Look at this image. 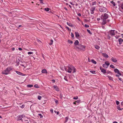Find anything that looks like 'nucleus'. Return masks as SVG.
<instances>
[{
  "label": "nucleus",
  "mask_w": 123,
  "mask_h": 123,
  "mask_svg": "<svg viewBox=\"0 0 123 123\" xmlns=\"http://www.w3.org/2000/svg\"><path fill=\"white\" fill-rule=\"evenodd\" d=\"M108 17V15L106 13H105L104 15H102L101 16V19L103 21L102 24L105 25L107 23V22H109V20H107V21L106 19H107Z\"/></svg>",
  "instance_id": "nucleus-1"
},
{
  "label": "nucleus",
  "mask_w": 123,
  "mask_h": 123,
  "mask_svg": "<svg viewBox=\"0 0 123 123\" xmlns=\"http://www.w3.org/2000/svg\"><path fill=\"white\" fill-rule=\"evenodd\" d=\"M12 70V68L10 67H8L5 70L2 72L3 74L6 75L8 74L9 72Z\"/></svg>",
  "instance_id": "nucleus-2"
},
{
  "label": "nucleus",
  "mask_w": 123,
  "mask_h": 123,
  "mask_svg": "<svg viewBox=\"0 0 123 123\" xmlns=\"http://www.w3.org/2000/svg\"><path fill=\"white\" fill-rule=\"evenodd\" d=\"M99 10L100 12H104L107 11V9L105 7L102 6L100 7Z\"/></svg>",
  "instance_id": "nucleus-3"
},
{
  "label": "nucleus",
  "mask_w": 123,
  "mask_h": 123,
  "mask_svg": "<svg viewBox=\"0 0 123 123\" xmlns=\"http://www.w3.org/2000/svg\"><path fill=\"white\" fill-rule=\"evenodd\" d=\"M75 48H76L82 50H85V46L81 44H79L78 46H76Z\"/></svg>",
  "instance_id": "nucleus-4"
},
{
  "label": "nucleus",
  "mask_w": 123,
  "mask_h": 123,
  "mask_svg": "<svg viewBox=\"0 0 123 123\" xmlns=\"http://www.w3.org/2000/svg\"><path fill=\"white\" fill-rule=\"evenodd\" d=\"M72 66H70V65H68L67 66V68H68V72L69 73H71V72L72 70V68L71 67Z\"/></svg>",
  "instance_id": "nucleus-5"
},
{
  "label": "nucleus",
  "mask_w": 123,
  "mask_h": 123,
  "mask_svg": "<svg viewBox=\"0 0 123 123\" xmlns=\"http://www.w3.org/2000/svg\"><path fill=\"white\" fill-rule=\"evenodd\" d=\"M115 31L114 30H111L109 31L110 34H111V37H113L115 35V33L114 32Z\"/></svg>",
  "instance_id": "nucleus-6"
},
{
  "label": "nucleus",
  "mask_w": 123,
  "mask_h": 123,
  "mask_svg": "<svg viewBox=\"0 0 123 123\" xmlns=\"http://www.w3.org/2000/svg\"><path fill=\"white\" fill-rule=\"evenodd\" d=\"M25 115H19L18 116V120H21L23 117H25Z\"/></svg>",
  "instance_id": "nucleus-7"
},
{
  "label": "nucleus",
  "mask_w": 123,
  "mask_h": 123,
  "mask_svg": "<svg viewBox=\"0 0 123 123\" xmlns=\"http://www.w3.org/2000/svg\"><path fill=\"white\" fill-rule=\"evenodd\" d=\"M96 7H92L90 11L91 13L92 14L94 13V11L96 9Z\"/></svg>",
  "instance_id": "nucleus-8"
},
{
  "label": "nucleus",
  "mask_w": 123,
  "mask_h": 123,
  "mask_svg": "<svg viewBox=\"0 0 123 123\" xmlns=\"http://www.w3.org/2000/svg\"><path fill=\"white\" fill-rule=\"evenodd\" d=\"M114 71L115 72V73H117V74H119V75H121V74L120 73L119 70L118 69H115L114 70Z\"/></svg>",
  "instance_id": "nucleus-9"
},
{
  "label": "nucleus",
  "mask_w": 123,
  "mask_h": 123,
  "mask_svg": "<svg viewBox=\"0 0 123 123\" xmlns=\"http://www.w3.org/2000/svg\"><path fill=\"white\" fill-rule=\"evenodd\" d=\"M100 69L101 71L104 74H105L106 73V70L103 69V68H102L101 67L100 68Z\"/></svg>",
  "instance_id": "nucleus-10"
},
{
  "label": "nucleus",
  "mask_w": 123,
  "mask_h": 123,
  "mask_svg": "<svg viewBox=\"0 0 123 123\" xmlns=\"http://www.w3.org/2000/svg\"><path fill=\"white\" fill-rule=\"evenodd\" d=\"M54 88L55 89V90L57 91H59V89L58 87L56 86H53Z\"/></svg>",
  "instance_id": "nucleus-11"
},
{
  "label": "nucleus",
  "mask_w": 123,
  "mask_h": 123,
  "mask_svg": "<svg viewBox=\"0 0 123 123\" xmlns=\"http://www.w3.org/2000/svg\"><path fill=\"white\" fill-rule=\"evenodd\" d=\"M16 73L17 74H18V75H21V76H24V74H22V73L20 72H19L18 71H16Z\"/></svg>",
  "instance_id": "nucleus-12"
},
{
  "label": "nucleus",
  "mask_w": 123,
  "mask_h": 123,
  "mask_svg": "<svg viewBox=\"0 0 123 123\" xmlns=\"http://www.w3.org/2000/svg\"><path fill=\"white\" fill-rule=\"evenodd\" d=\"M118 41L119 42V44H121L123 42V40L121 38L119 39Z\"/></svg>",
  "instance_id": "nucleus-13"
},
{
  "label": "nucleus",
  "mask_w": 123,
  "mask_h": 123,
  "mask_svg": "<svg viewBox=\"0 0 123 123\" xmlns=\"http://www.w3.org/2000/svg\"><path fill=\"white\" fill-rule=\"evenodd\" d=\"M112 61L114 62H117V60L116 59H115L114 57H112L111 59Z\"/></svg>",
  "instance_id": "nucleus-14"
},
{
  "label": "nucleus",
  "mask_w": 123,
  "mask_h": 123,
  "mask_svg": "<svg viewBox=\"0 0 123 123\" xmlns=\"http://www.w3.org/2000/svg\"><path fill=\"white\" fill-rule=\"evenodd\" d=\"M103 56L107 58L108 57V56L106 53H103Z\"/></svg>",
  "instance_id": "nucleus-15"
},
{
  "label": "nucleus",
  "mask_w": 123,
  "mask_h": 123,
  "mask_svg": "<svg viewBox=\"0 0 123 123\" xmlns=\"http://www.w3.org/2000/svg\"><path fill=\"white\" fill-rule=\"evenodd\" d=\"M42 73H46L47 74V70L45 69H43L42 71Z\"/></svg>",
  "instance_id": "nucleus-16"
},
{
  "label": "nucleus",
  "mask_w": 123,
  "mask_h": 123,
  "mask_svg": "<svg viewBox=\"0 0 123 123\" xmlns=\"http://www.w3.org/2000/svg\"><path fill=\"white\" fill-rule=\"evenodd\" d=\"M79 43V42L78 41V40H76L75 41L74 43V44L75 45H79L78 44Z\"/></svg>",
  "instance_id": "nucleus-17"
},
{
  "label": "nucleus",
  "mask_w": 123,
  "mask_h": 123,
  "mask_svg": "<svg viewBox=\"0 0 123 123\" xmlns=\"http://www.w3.org/2000/svg\"><path fill=\"white\" fill-rule=\"evenodd\" d=\"M75 34L76 37H79V35L78 33V32H75Z\"/></svg>",
  "instance_id": "nucleus-18"
},
{
  "label": "nucleus",
  "mask_w": 123,
  "mask_h": 123,
  "mask_svg": "<svg viewBox=\"0 0 123 123\" xmlns=\"http://www.w3.org/2000/svg\"><path fill=\"white\" fill-rule=\"evenodd\" d=\"M111 34H110L109 32H108V34L107 36V37L108 39H110L111 37Z\"/></svg>",
  "instance_id": "nucleus-19"
},
{
  "label": "nucleus",
  "mask_w": 123,
  "mask_h": 123,
  "mask_svg": "<svg viewBox=\"0 0 123 123\" xmlns=\"http://www.w3.org/2000/svg\"><path fill=\"white\" fill-rule=\"evenodd\" d=\"M67 24L69 26L71 27H73V25L71 24L70 23L67 22Z\"/></svg>",
  "instance_id": "nucleus-20"
},
{
  "label": "nucleus",
  "mask_w": 123,
  "mask_h": 123,
  "mask_svg": "<svg viewBox=\"0 0 123 123\" xmlns=\"http://www.w3.org/2000/svg\"><path fill=\"white\" fill-rule=\"evenodd\" d=\"M72 68V69L73 70L74 72H73V73H74L76 72V69L73 66H71Z\"/></svg>",
  "instance_id": "nucleus-21"
},
{
  "label": "nucleus",
  "mask_w": 123,
  "mask_h": 123,
  "mask_svg": "<svg viewBox=\"0 0 123 123\" xmlns=\"http://www.w3.org/2000/svg\"><path fill=\"white\" fill-rule=\"evenodd\" d=\"M107 77L108 78L109 80H112L113 81V78L112 77H111L110 76H108Z\"/></svg>",
  "instance_id": "nucleus-22"
},
{
  "label": "nucleus",
  "mask_w": 123,
  "mask_h": 123,
  "mask_svg": "<svg viewBox=\"0 0 123 123\" xmlns=\"http://www.w3.org/2000/svg\"><path fill=\"white\" fill-rule=\"evenodd\" d=\"M91 62L93 63H94V64H96L97 63L93 59L91 60Z\"/></svg>",
  "instance_id": "nucleus-23"
},
{
  "label": "nucleus",
  "mask_w": 123,
  "mask_h": 123,
  "mask_svg": "<svg viewBox=\"0 0 123 123\" xmlns=\"http://www.w3.org/2000/svg\"><path fill=\"white\" fill-rule=\"evenodd\" d=\"M95 47L96 49H99L100 48L97 45L95 46Z\"/></svg>",
  "instance_id": "nucleus-24"
},
{
  "label": "nucleus",
  "mask_w": 123,
  "mask_h": 123,
  "mask_svg": "<svg viewBox=\"0 0 123 123\" xmlns=\"http://www.w3.org/2000/svg\"><path fill=\"white\" fill-rule=\"evenodd\" d=\"M105 64H106V65L107 66L110 65V63L108 61H106L105 62Z\"/></svg>",
  "instance_id": "nucleus-25"
},
{
  "label": "nucleus",
  "mask_w": 123,
  "mask_h": 123,
  "mask_svg": "<svg viewBox=\"0 0 123 123\" xmlns=\"http://www.w3.org/2000/svg\"><path fill=\"white\" fill-rule=\"evenodd\" d=\"M111 2L113 5V6H115L116 5V4L115 3L113 2V1H111Z\"/></svg>",
  "instance_id": "nucleus-26"
},
{
  "label": "nucleus",
  "mask_w": 123,
  "mask_h": 123,
  "mask_svg": "<svg viewBox=\"0 0 123 123\" xmlns=\"http://www.w3.org/2000/svg\"><path fill=\"white\" fill-rule=\"evenodd\" d=\"M117 109L119 110H122V109H123V108H120V107L119 106H117Z\"/></svg>",
  "instance_id": "nucleus-27"
},
{
  "label": "nucleus",
  "mask_w": 123,
  "mask_h": 123,
  "mask_svg": "<svg viewBox=\"0 0 123 123\" xmlns=\"http://www.w3.org/2000/svg\"><path fill=\"white\" fill-rule=\"evenodd\" d=\"M53 40H50L51 43H49V45H51L52 44L53 42Z\"/></svg>",
  "instance_id": "nucleus-28"
},
{
  "label": "nucleus",
  "mask_w": 123,
  "mask_h": 123,
  "mask_svg": "<svg viewBox=\"0 0 123 123\" xmlns=\"http://www.w3.org/2000/svg\"><path fill=\"white\" fill-rule=\"evenodd\" d=\"M33 86V85H27V87H31Z\"/></svg>",
  "instance_id": "nucleus-29"
},
{
  "label": "nucleus",
  "mask_w": 123,
  "mask_h": 123,
  "mask_svg": "<svg viewBox=\"0 0 123 123\" xmlns=\"http://www.w3.org/2000/svg\"><path fill=\"white\" fill-rule=\"evenodd\" d=\"M106 65L105 64H104L103 65V67L107 68L108 67V66H106Z\"/></svg>",
  "instance_id": "nucleus-30"
},
{
  "label": "nucleus",
  "mask_w": 123,
  "mask_h": 123,
  "mask_svg": "<svg viewBox=\"0 0 123 123\" xmlns=\"http://www.w3.org/2000/svg\"><path fill=\"white\" fill-rule=\"evenodd\" d=\"M68 43H73V42L72 41H71L69 40H68Z\"/></svg>",
  "instance_id": "nucleus-31"
},
{
  "label": "nucleus",
  "mask_w": 123,
  "mask_h": 123,
  "mask_svg": "<svg viewBox=\"0 0 123 123\" xmlns=\"http://www.w3.org/2000/svg\"><path fill=\"white\" fill-rule=\"evenodd\" d=\"M44 10L46 11H49V8H44Z\"/></svg>",
  "instance_id": "nucleus-32"
},
{
  "label": "nucleus",
  "mask_w": 123,
  "mask_h": 123,
  "mask_svg": "<svg viewBox=\"0 0 123 123\" xmlns=\"http://www.w3.org/2000/svg\"><path fill=\"white\" fill-rule=\"evenodd\" d=\"M90 72L93 74H96L95 71H90Z\"/></svg>",
  "instance_id": "nucleus-33"
},
{
  "label": "nucleus",
  "mask_w": 123,
  "mask_h": 123,
  "mask_svg": "<svg viewBox=\"0 0 123 123\" xmlns=\"http://www.w3.org/2000/svg\"><path fill=\"white\" fill-rule=\"evenodd\" d=\"M110 67L113 68H115V67L112 64L111 65H110Z\"/></svg>",
  "instance_id": "nucleus-34"
},
{
  "label": "nucleus",
  "mask_w": 123,
  "mask_h": 123,
  "mask_svg": "<svg viewBox=\"0 0 123 123\" xmlns=\"http://www.w3.org/2000/svg\"><path fill=\"white\" fill-rule=\"evenodd\" d=\"M34 87L36 88H38L39 87V86L37 84L35 85H34Z\"/></svg>",
  "instance_id": "nucleus-35"
},
{
  "label": "nucleus",
  "mask_w": 123,
  "mask_h": 123,
  "mask_svg": "<svg viewBox=\"0 0 123 123\" xmlns=\"http://www.w3.org/2000/svg\"><path fill=\"white\" fill-rule=\"evenodd\" d=\"M42 97L41 96H38L37 98L39 100H40L41 99Z\"/></svg>",
  "instance_id": "nucleus-36"
},
{
  "label": "nucleus",
  "mask_w": 123,
  "mask_h": 123,
  "mask_svg": "<svg viewBox=\"0 0 123 123\" xmlns=\"http://www.w3.org/2000/svg\"><path fill=\"white\" fill-rule=\"evenodd\" d=\"M87 31L88 33H89V34H92V33L88 29H87Z\"/></svg>",
  "instance_id": "nucleus-37"
},
{
  "label": "nucleus",
  "mask_w": 123,
  "mask_h": 123,
  "mask_svg": "<svg viewBox=\"0 0 123 123\" xmlns=\"http://www.w3.org/2000/svg\"><path fill=\"white\" fill-rule=\"evenodd\" d=\"M25 106V105H23L21 106H20V107L22 108H24Z\"/></svg>",
  "instance_id": "nucleus-38"
},
{
  "label": "nucleus",
  "mask_w": 123,
  "mask_h": 123,
  "mask_svg": "<svg viewBox=\"0 0 123 123\" xmlns=\"http://www.w3.org/2000/svg\"><path fill=\"white\" fill-rule=\"evenodd\" d=\"M73 98L74 99H77L78 98V96H76L74 97Z\"/></svg>",
  "instance_id": "nucleus-39"
},
{
  "label": "nucleus",
  "mask_w": 123,
  "mask_h": 123,
  "mask_svg": "<svg viewBox=\"0 0 123 123\" xmlns=\"http://www.w3.org/2000/svg\"><path fill=\"white\" fill-rule=\"evenodd\" d=\"M106 73L107 74H112L111 72V71H107V72H106Z\"/></svg>",
  "instance_id": "nucleus-40"
},
{
  "label": "nucleus",
  "mask_w": 123,
  "mask_h": 123,
  "mask_svg": "<svg viewBox=\"0 0 123 123\" xmlns=\"http://www.w3.org/2000/svg\"><path fill=\"white\" fill-rule=\"evenodd\" d=\"M38 115L40 117V118H42L43 117V116L42 115V114H38Z\"/></svg>",
  "instance_id": "nucleus-41"
},
{
  "label": "nucleus",
  "mask_w": 123,
  "mask_h": 123,
  "mask_svg": "<svg viewBox=\"0 0 123 123\" xmlns=\"http://www.w3.org/2000/svg\"><path fill=\"white\" fill-rule=\"evenodd\" d=\"M71 37L72 38H73L74 37V35L73 33L72 32L71 33Z\"/></svg>",
  "instance_id": "nucleus-42"
},
{
  "label": "nucleus",
  "mask_w": 123,
  "mask_h": 123,
  "mask_svg": "<svg viewBox=\"0 0 123 123\" xmlns=\"http://www.w3.org/2000/svg\"><path fill=\"white\" fill-rule=\"evenodd\" d=\"M96 4V2L95 1L93 2L92 3V5H95Z\"/></svg>",
  "instance_id": "nucleus-43"
},
{
  "label": "nucleus",
  "mask_w": 123,
  "mask_h": 123,
  "mask_svg": "<svg viewBox=\"0 0 123 123\" xmlns=\"http://www.w3.org/2000/svg\"><path fill=\"white\" fill-rule=\"evenodd\" d=\"M121 8L123 9V2L122 4H121Z\"/></svg>",
  "instance_id": "nucleus-44"
},
{
  "label": "nucleus",
  "mask_w": 123,
  "mask_h": 123,
  "mask_svg": "<svg viewBox=\"0 0 123 123\" xmlns=\"http://www.w3.org/2000/svg\"><path fill=\"white\" fill-rule=\"evenodd\" d=\"M33 52H28V54L29 55L32 54Z\"/></svg>",
  "instance_id": "nucleus-45"
},
{
  "label": "nucleus",
  "mask_w": 123,
  "mask_h": 123,
  "mask_svg": "<svg viewBox=\"0 0 123 123\" xmlns=\"http://www.w3.org/2000/svg\"><path fill=\"white\" fill-rule=\"evenodd\" d=\"M68 117H66V118H65L66 121H65V122H67V121H68Z\"/></svg>",
  "instance_id": "nucleus-46"
},
{
  "label": "nucleus",
  "mask_w": 123,
  "mask_h": 123,
  "mask_svg": "<svg viewBox=\"0 0 123 123\" xmlns=\"http://www.w3.org/2000/svg\"><path fill=\"white\" fill-rule=\"evenodd\" d=\"M85 26L86 27H89V26L87 24H85Z\"/></svg>",
  "instance_id": "nucleus-47"
},
{
  "label": "nucleus",
  "mask_w": 123,
  "mask_h": 123,
  "mask_svg": "<svg viewBox=\"0 0 123 123\" xmlns=\"http://www.w3.org/2000/svg\"><path fill=\"white\" fill-rule=\"evenodd\" d=\"M116 104L117 105H118L119 104V102L117 101H116Z\"/></svg>",
  "instance_id": "nucleus-48"
},
{
  "label": "nucleus",
  "mask_w": 123,
  "mask_h": 123,
  "mask_svg": "<svg viewBox=\"0 0 123 123\" xmlns=\"http://www.w3.org/2000/svg\"><path fill=\"white\" fill-rule=\"evenodd\" d=\"M66 28L69 31H71V29H69V27H67V26L66 27Z\"/></svg>",
  "instance_id": "nucleus-49"
},
{
  "label": "nucleus",
  "mask_w": 123,
  "mask_h": 123,
  "mask_svg": "<svg viewBox=\"0 0 123 123\" xmlns=\"http://www.w3.org/2000/svg\"><path fill=\"white\" fill-rule=\"evenodd\" d=\"M80 100H77L76 101V102L77 103H79L80 102Z\"/></svg>",
  "instance_id": "nucleus-50"
},
{
  "label": "nucleus",
  "mask_w": 123,
  "mask_h": 123,
  "mask_svg": "<svg viewBox=\"0 0 123 123\" xmlns=\"http://www.w3.org/2000/svg\"><path fill=\"white\" fill-rule=\"evenodd\" d=\"M40 1V2L41 3L43 4V0H39Z\"/></svg>",
  "instance_id": "nucleus-51"
},
{
  "label": "nucleus",
  "mask_w": 123,
  "mask_h": 123,
  "mask_svg": "<svg viewBox=\"0 0 123 123\" xmlns=\"http://www.w3.org/2000/svg\"><path fill=\"white\" fill-rule=\"evenodd\" d=\"M55 102L57 104L58 102V101L57 100H55Z\"/></svg>",
  "instance_id": "nucleus-52"
},
{
  "label": "nucleus",
  "mask_w": 123,
  "mask_h": 123,
  "mask_svg": "<svg viewBox=\"0 0 123 123\" xmlns=\"http://www.w3.org/2000/svg\"><path fill=\"white\" fill-rule=\"evenodd\" d=\"M78 15L79 16H80L81 15V14L80 13H79L78 14Z\"/></svg>",
  "instance_id": "nucleus-53"
},
{
  "label": "nucleus",
  "mask_w": 123,
  "mask_h": 123,
  "mask_svg": "<svg viewBox=\"0 0 123 123\" xmlns=\"http://www.w3.org/2000/svg\"><path fill=\"white\" fill-rule=\"evenodd\" d=\"M60 98H62V97H63L62 95L61 94L60 95Z\"/></svg>",
  "instance_id": "nucleus-54"
},
{
  "label": "nucleus",
  "mask_w": 123,
  "mask_h": 123,
  "mask_svg": "<svg viewBox=\"0 0 123 123\" xmlns=\"http://www.w3.org/2000/svg\"><path fill=\"white\" fill-rule=\"evenodd\" d=\"M18 49L19 50H22V48H18Z\"/></svg>",
  "instance_id": "nucleus-55"
},
{
  "label": "nucleus",
  "mask_w": 123,
  "mask_h": 123,
  "mask_svg": "<svg viewBox=\"0 0 123 123\" xmlns=\"http://www.w3.org/2000/svg\"><path fill=\"white\" fill-rule=\"evenodd\" d=\"M12 51H13L15 50V48H12Z\"/></svg>",
  "instance_id": "nucleus-56"
},
{
  "label": "nucleus",
  "mask_w": 123,
  "mask_h": 123,
  "mask_svg": "<svg viewBox=\"0 0 123 123\" xmlns=\"http://www.w3.org/2000/svg\"><path fill=\"white\" fill-rule=\"evenodd\" d=\"M65 77H66V76H65V78H64V79H65L66 80V81H68V80H67V79H66V78H65Z\"/></svg>",
  "instance_id": "nucleus-57"
},
{
  "label": "nucleus",
  "mask_w": 123,
  "mask_h": 123,
  "mask_svg": "<svg viewBox=\"0 0 123 123\" xmlns=\"http://www.w3.org/2000/svg\"><path fill=\"white\" fill-rule=\"evenodd\" d=\"M20 66H23V67H24L25 66H24V65L22 64H20Z\"/></svg>",
  "instance_id": "nucleus-58"
},
{
  "label": "nucleus",
  "mask_w": 123,
  "mask_h": 123,
  "mask_svg": "<svg viewBox=\"0 0 123 123\" xmlns=\"http://www.w3.org/2000/svg\"><path fill=\"white\" fill-rule=\"evenodd\" d=\"M50 111L52 113H53V110H50Z\"/></svg>",
  "instance_id": "nucleus-59"
},
{
  "label": "nucleus",
  "mask_w": 123,
  "mask_h": 123,
  "mask_svg": "<svg viewBox=\"0 0 123 123\" xmlns=\"http://www.w3.org/2000/svg\"><path fill=\"white\" fill-rule=\"evenodd\" d=\"M37 41H38V42H41V41H40L38 39H37Z\"/></svg>",
  "instance_id": "nucleus-60"
},
{
  "label": "nucleus",
  "mask_w": 123,
  "mask_h": 123,
  "mask_svg": "<svg viewBox=\"0 0 123 123\" xmlns=\"http://www.w3.org/2000/svg\"><path fill=\"white\" fill-rule=\"evenodd\" d=\"M64 69H65V70H66V71H67V69L66 68V67H64Z\"/></svg>",
  "instance_id": "nucleus-61"
},
{
  "label": "nucleus",
  "mask_w": 123,
  "mask_h": 123,
  "mask_svg": "<svg viewBox=\"0 0 123 123\" xmlns=\"http://www.w3.org/2000/svg\"><path fill=\"white\" fill-rule=\"evenodd\" d=\"M118 78L120 80H121V78H119L118 77Z\"/></svg>",
  "instance_id": "nucleus-62"
},
{
  "label": "nucleus",
  "mask_w": 123,
  "mask_h": 123,
  "mask_svg": "<svg viewBox=\"0 0 123 123\" xmlns=\"http://www.w3.org/2000/svg\"><path fill=\"white\" fill-rule=\"evenodd\" d=\"M121 105H123V101L121 102Z\"/></svg>",
  "instance_id": "nucleus-63"
},
{
  "label": "nucleus",
  "mask_w": 123,
  "mask_h": 123,
  "mask_svg": "<svg viewBox=\"0 0 123 123\" xmlns=\"http://www.w3.org/2000/svg\"><path fill=\"white\" fill-rule=\"evenodd\" d=\"M113 123H117V122L116 121L114 122Z\"/></svg>",
  "instance_id": "nucleus-64"
}]
</instances>
